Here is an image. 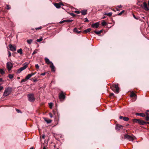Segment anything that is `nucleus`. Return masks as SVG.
<instances>
[{"instance_id": "1", "label": "nucleus", "mask_w": 149, "mask_h": 149, "mask_svg": "<svg viewBox=\"0 0 149 149\" xmlns=\"http://www.w3.org/2000/svg\"><path fill=\"white\" fill-rule=\"evenodd\" d=\"M45 61L46 63L48 64H49L51 63V65H50V67L51 68L52 71L54 72L55 71V67L54 66L53 63L51 61H50L49 59L47 58H45Z\"/></svg>"}, {"instance_id": "2", "label": "nucleus", "mask_w": 149, "mask_h": 149, "mask_svg": "<svg viewBox=\"0 0 149 149\" xmlns=\"http://www.w3.org/2000/svg\"><path fill=\"white\" fill-rule=\"evenodd\" d=\"M124 138L125 139H127L130 141H132L136 139V138L134 135L130 136L127 134H125L124 135Z\"/></svg>"}, {"instance_id": "3", "label": "nucleus", "mask_w": 149, "mask_h": 149, "mask_svg": "<svg viewBox=\"0 0 149 149\" xmlns=\"http://www.w3.org/2000/svg\"><path fill=\"white\" fill-rule=\"evenodd\" d=\"M11 88H8L6 89L4 92L3 95L5 96H7L8 95L11 93Z\"/></svg>"}, {"instance_id": "4", "label": "nucleus", "mask_w": 149, "mask_h": 149, "mask_svg": "<svg viewBox=\"0 0 149 149\" xmlns=\"http://www.w3.org/2000/svg\"><path fill=\"white\" fill-rule=\"evenodd\" d=\"M28 66V64L26 63H25L23 66L17 70V72L18 73H20L22 71L25 70L26 68Z\"/></svg>"}, {"instance_id": "5", "label": "nucleus", "mask_w": 149, "mask_h": 149, "mask_svg": "<svg viewBox=\"0 0 149 149\" xmlns=\"http://www.w3.org/2000/svg\"><path fill=\"white\" fill-rule=\"evenodd\" d=\"M28 99L29 101L33 102L35 100L33 94H30L28 95Z\"/></svg>"}, {"instance_id": "6", "label": "nucleus", "mask_w": 149, "mask_h": 149, "mask_svg": "<svg viewBox=\"0 0 149 149\" xmlns=\"http://www.w3.org/2000/svg\"><path fill=\"white\" fill-rule=\"evenodd\" d=\"M13 66V64L10 62H8L7 63V68L8 71L11 70Z\"/></svg>"}, {"instance_id": "7", "label": "nucleus", "mask_w": 149, "mask_h": 149, "mask_svg": "<svg viewBox=\"0 0 149 149\" xmlns=\"http://www.w3.org/2000/svg\"><path fill=\"white\" fill-rule=\"evenodd\" d=\"M59 98L60 100H64L65 98V96L63 92H61L59 95Z\"/></svg>"}, {"instance_id": "8", "label": "nucleus", "mask_w": 149, "mask_h": 149, "mask_svg": "<svg viewBox=\"0 0 149 149\" xmlns=\"http://www.w3.org/2000/svg\"><path fill=\"white\" fill-rule=\"evenodd\" d=\"M119 84H115L114 85V88H116V91H115V93H119V90L120 89L119 87H118Z\"/></svg>"}, {"instance_id": "9", "label": "nucleus", "mask_w": 149, "mask_h": 149, "mask_svg": "<svg viewBox=\"0 0 149 149\" xmlns=\"http://www.w3.org/2000/svg\"><path fill=\"white\" fill-rule=\"evenodd\" d=\"M36 72H35L34 73H31V74H28L25 77V79L26 80H28L29 79V78L31 77L32 76L35 75Z\"/></svg>"}, {"instance_id": "10", "label": "nucleus", "mask_w": 149, "mask_h": 149, "mask_svg": "<svg viewBox=\"0 0 149 149\" xmlns=\"http://www.w3.org/2000/svg\"><path fill=\"white\" fill-rule=\"evenodd\" d=\"M9 47L10 48V50L12 51H15L16 50V49L15 47L12 45L11 44L9 45Z\"/></svg>"}, {"instance_id": "11", "label": "nucleus", "mask_w": 149, "mask_h": 149, "mask_svg": "<svg viewBox=\"0 0 149 149\" xmlns=\"http://www.w3.org/2000/svg\"><path fill=\"white\" fill-rule=\"evenodd\" d=\"M99 25L98 22H96L94 24H92L91 26L93 28H97L99 26Z\"/></svg>"}, {"instance_id": "12", "label": "nucleus", "mask_w": 149, "mask_h": 149, "mask_svg": "<svg viewBox=\"0 0 149 149\" xmlns=\"http://www.w3.org/2000/svg\"><path fill=\"white\" fill-rule=\"evenodd\" d=\"M54 5L56 7V8H60L61 5H63V4L61 3H54Z\"/></svg>"}, {"instance_id": "13", "label": "nucleus", "mask_w": 149, "mask_h": 149, "mask_svg": "<svg viewBox=\"0 0 149 149\" xmlns=\"http://www.w3.org/2000/svg\"><path fill=\"white\" fill-rule=\"evenodd\" d=\"M143 8L146 10H149V8L148 7L147 4L145 2H144L143 3Z\"/></svg>"}, {"instance_id": "14", "label": "nucleus", "mask_w": 149, "mask_h": 149, "mask_svg": "<svg viewBox=\"0 0 149 149\" xmlns=\"http://www.w3.org/2000/svg\"><path fill=\"white\" fill-rule=\"evenodd\" d=\"M82 14L83 15H85L87 13V11L86 10H82L81 12Z\"/></svg>"}, {"instance_id": "15", "label": "nucleus", "mask_w": 149, "mask_h": 149, "mask_svg": "<svg viewBox=\"0 0 149 149\" xmlns=\"http://www.w3.org/2000/svg\"><path fill=\"white\" fill-rule=\"evenodd\" d=\"M73 21L72 20H70V19H67V20H65L62 21H61L60 22V23H62L64 22H71Z\"/></svg>"}, {"instance_id": "16", "label": "nucleus", "mask_w": 149, "mask_h": 149, "mask_svg": "<svg viewBox=\"0 0 149 149\" xmlns=\"http://www.w3.org/2000/svg\"><path fill=\"white\" fill-rule=\"evenodd\" d=\"M136 116H139L142 117H144L145 116L144 113H136Z\"/></svg>"}, {"instance_id": "17", "label": "nucleus", "mask_w": 149, "mask_h": 149, "mask_svg": "<svg viewBox=\"0 0 149 149\" xmlns=\"http://www.w3.org/2000/svg\"><path fill=\"white\" fill-rule=\"evenodd\" d=\"M74 32L76 33H79L81 32V31H78L76 28H74L73 30Z\"/></svg>"}, {"instance_id": "18", "label": "nucleus", "mask_w": 149, "mask_h": 149, "mask_svg": "<svg viewBox=\"0 0 149 149\" xmlns=\"http://www.w3.org/2000/svg\"><path fill=\"white\" fill-rule=\"evenodd\" d=\"M131 97H136L135 99H136V94L133 91L131 92V94L130 95Z\"/></svg>"}, {"instance_id": "19", "label": "nucleus", "mask_w": 149, "mask_h": 149, "mask_svg": "<svg viewBox=\"0 0 149 149\" xmlns=\"http://www.w3.org/2000/svg\"><path fill=\"white\" fill-rule=\"evenodd\" d=\"M147 123V122L141 120V122L140 123V125H144L146 124Z\"/></svg>"}, {"instance_id": "20", "label": "nucleus", "mask_w": 149, "mask_h": 149, "mask_svg": "<svg viewBox=\"0 0 149 149\" xmlns=\"http://www.w3.org/2000/svg\"><path fill=\"white\" fill-rule=\"evenodd\" d=\"M22 49L20 48L17 50V52L20 54H22Z\"/></svg>"}, {"instance_id": "21", "label": "nucleus", "mask_w": 149, "mask_h": 149, "mask_svg": "<svg viewBox=\"0 0 149 149\" xmlns=\"http://www.w3.org/2000/svg\"><path fill=\"white\" fill-rule=\"evenodd\" d=\"M91 29L88 28V29L85 30L84 31V32H85V33H87L90 32L91 31Z\"/></svg>"}, {"instance_id": "22", "label": "nucleus", "mask_w": 149, "mask_h": 149, "mask_svg": "<svg viewBox=\"0 0 149 149\" xmlns=\"http://www.w3.org/2000/svg\"><path fill=\"white\" fill-rule=\"evenodd\" d=\"M32 41H33V40H32L31 39H29L27 40V42L28 43V44H31V43L32 42Z\"/></svg>"}, {"instance_id": "23", "label": "nucleus", "mask_w": 149, "mask_h": 149, "mask_svg": "<svg viewBox=\"0 0 149 149\" xmlns=\"http://www.w3.org/2000/svg\"><path fill=\"white\" fill-rule=\"evenodd\" d=\"M102 30H100L99 31H94V32L97 35H99L101 33V32H102Z\"/></svg>"}, {"instance_id": "24", "label": "nucleus", "mask_w": 149, "mask_h": 149, "mask_svg": "<svg viewBox=\"0 0 149 149\" xmlns=\"http://www.w3.org/2000/svg\"><path fill=\"white\" fill-rule=\"evenodd\" d=\"M122 127V126L121 125H117L116 127V129L117 130H119V129H118V127L119 128H121Z\"/></svg>"}, {"instance_id": "25", "label": "nucleus", "mask_w": 149, "mask_h": 149, "mask_svg": "<svg viewBox=\"0 0 149 149\" xmlns=\"http://www.w3.org/2000/svg\"><path fill=\"white\" fill-rule=\"evenodd\" d=\"M5 73L4 69L0 68V73L1 74H3Z\"/></svg>"}, {"instance_id": "26", "label": "nucleus", "mask_w": 149, "mask_h": 149, "mask_svg": "<svg viewBox=\"0 0 149 149\" xmlns=\"http://www.w3.org/2000/svg\"><path fill=\"white\" fill-rule=\"evenodd\" d=\"M45 121L47 123H49L52 122V120H47L46 119H45Z\"/></svg>"}, {"instance_id": "27", "label": "nucleus", "mask_w": 149, "mask_h": 149, "mask_svg": "<svg viewBox=\"0 0 149 149\" xmlns=\"http://www.w3.org/2000/svg\"><path fill=\"white\" fill-rule=\"evenodd\" d=\"M146 114L147 115V116L146 117L145 119L147 121H148L149 120V117L148 116V113H146Z\"/></svg>"}, {"instance_id": "28", "label": "nucleus", "mask_w": 149, "mask_h": 149, "mask_svg": "<svg viewBox=\"0 0 149 149\" xmlns=\"http://www.w3.org/2000/svg\"><path fill=\"white\" fill-rule=\"evenodd\" d=\"M112 15V13L111 12H110V13H106L104 14V15H107L109 17L111 16Z\"/></svg>"}, {"instance_id": "29", "label": "nucleus", "mask_w": 149, "mask_h": 149, "mask_svg": "<svg viewBox=\"0 0 149 149\" xmlns=\"http://www.w3.org/2000/svg\"><path fill=\"white\" fill-rule=\"evenodd\" d=\"M129 118L126 117H123V120L125 121H127L129 120Z\"/></svg>"}, {"instance_id": "30", "label": "nucleus", "mask_w": 149, "mask_h": 149, "mask_svg": "<svg viewBox=\"0 0 149 149\" xmlns=\"http://www.w3.org/2000/svg\"><path fill=\"white\" fill-rule=\"evenodd\" d=\"M13 75L12 74H9L8 75V77L10 79H13Z\"/></svg>"}, {"instance_id": "31", "label": "nucleus", "mask_w": 149, "mask_h": 149, "mask_svg": "<svg viewBox=\"0 0 149 149\" xmlns=\"http://www.w3.org/2000/svg\"><path fill=\"white\" fill-rule=\"evenodd\" d=\"M139 119H135L133 120L132 121L134 123H138Z\"/></svg>"}, {"instance_id": "32", "label": "nucleus", "mask_w": 149, "mask_h": 149, "mask_svg": "<svg viewBox=\"0 0 149 149\" xmlns=\"http://www.w3.org/2000/svg\"><path fill=\"white\" fill-rule=\"evenodd\" d=\"M102 26H105L107 24L106 22L104 21L102 23Z\"/></svg>"}, {"instance_id": "33", "label": "nucleus", "mask_w": 149, "mask_h": 149, "mask_svg": "<svg viewBox=\"0 0 149 149\" xmlns=\"http://www.w3.org/2000/svg\"><path fill=\"white\" fill-rule=\"evenodd\" d=\"M38 51V50L37 49H35L34 51L33 52L32 54V55H33L37 53Z\"/></svg>"}, {"instance_id": "34", "label": "nucleus", "mask_w": 149, "mask_h": 149, "mask_svg": "<svg viewBox=\"0 0 149 149\" xmlns=\"http://www.w3.org/2000/svg\"><path fill=\"white\" fill-rule=\"evenodd\" d=\"M42 38L41 37L39 39H38L36 40V41L38 42H40L42 40Z\"/></svg>"}, {"instance_id": "35", "label": "nucleus", "mask_w": 149, "mask_h": 149, "mask_svg": "<svg viewBox=\"0 0 149 149\" xmlns=\"http://www.w3.org/2000/svg\"><path fill=\"white\" fill-rule=\"evenodd\" d=\"M49 105L50 108H52L53 106V103L52 102L49 103Z\"/></svg>"}, {"instance_id": "36", "label": "nucleus", "mask_w": 149, "mask_h": 149, "mask_svg": "<svg viewBox=\"0 0 149 149\" xmlns=\"http://www.w3.org/2000/svg\"><path fill=\"white\" fill-rule=\"evenodd\" d=\"M124 10H122L121 12L118 13V15H120L123 13H124Z\"/></svg>"}, {"instance_id": "37", "label": "nucleus", "mask_w": 149, "mask_h": 149, "mask_svg": "<svg viewBox=\"0 0 149 149\" xmlns=\"http://www.w3.org/2000/svg\"><path fill=\"white\" fill-rule=\"evenodd\" d=\"M8 57H10L11 56V52L10 51H8Z\"/></svg>"}, {"instance_id": "38", "label": "nucleus", "mask_w": 149, "mask_h": 149, "mask_svg": "<svg viewBox=\"0 0 149 149\" xmlns=\"http://www.w3.org/2000/svg\"><path fill=\"white\" fill-rule=\"evenodd\" d=\"M16 110L17 112L18 113H21V111L19 110L18 109H16Z\"/></svg>"}, {"instance_id": "39", "label": "nucleus", "mask_w": 149, "mask_h": 149, "mask_svg": "<svg viewBox=\"0 0 149 149\" xmlns=\"http://www.w3.org/2000/svg\"><path fill=\"white\" fill-rule=\"evenodd\" d=\"M42 29V27L41 26H40L39 27H38V28H35L36 29V30H38V29Z\"/></svg>"}, {"instance_id": "40", "label": "nucleus", "mask_w": 149, "mask_h": 149, "mask_svg": "<svg viewBox=\"0 0 149 149\" xmlns=\"http://www.w3.org/2000/svg\"><path fill=\"white\" fill-rule=\"evenodd\" d=\"M35 66L36 68L37 69H38L39 68V66L38 64H36Z\"/></svg>"}, {"instance_id": "41", "label": "nucleus", "mask_w": 149, "mask_h": 149, "mask_svg": "<svg viewBox=\"0 0 149 149\" xmlns=\"http://www.w3.org/2000/svg\"><path fill=\"white\" fill-rule=\"evenodd\" d=\"M70 15L73 17H74L75 16V15L73 13H70Z\"/></svg>"}, {"instance_id": "42", "label": "nucleus", "mask_w": 149, "mask_h": 149, "mask_svg": "<svg viewBox=\"0 0 149 149\" xmlns=\"http://www.w3.org/2000/svg\"><path fill=\"white\" fill-rule=\"evenodd\" d=\"M10 6L8 5L7 6V9L8 10L10 9Z\"/></svg>"}, {"instance_id": "43", "label": "nucleus", "mask_w": 149, "mask_h": 149, "mask_svg": "<svg viewBox=\"0 0 149 149\" xmlns=\"http://www.w3.org/2000/svg\"><path fill=\"white\" fill-rule=\"evenodd\" d=\"M46 73V72H44L43 73H42L40 74V75H45Z\"/></svg>"}, {"instance_id": "44", "label": "nucleus", "mask_w": 149, "mask_h": 149, "mask_svg": "<svg viewBox=\"0 0 149 149\" xmlns=\"http://www.w3.org/2000/svg\"><path fill=\"white\" fill-rule=\"evenodd\" d=\"M133 17H134L135 19H138V18H137V17H135V15L134 14H133Z\"/></svg>"}, {"instance_id": "45", "label": "nucleus", "mask_w": 149, "mask_h": 149, "mask_svg": "<svg viewBox=\"0 0 149 149\" xmlns=\"http://www.w3.org/2000/svg\"><path fill=\"white\" fill-rule=\"evenodd\" d=\"M75 13H76L78 14H79L80 13L79 11H77V10L76 11H75Z\"/></svg>"}, {"instance_id": "46", "label": "nucleus", "mask_w": 149, "mask_h": 149, "mask_svg": "<svg viewBox=\"0 0 149 149\" xmlns=\"http://www.w3.org/2000/svg\"><path fill=\"white\" fill-rule=\"evenodd\" d=\"M3 88V87L2 86H0V91H1Z\"/></svg>"}, {"instance_id": "47", "label": "nucleus", "mask_w": 149, "mask_h": 149, "mask_svg": "<svg viewBox=\"0 0 149 149\" xmlns=\"http://www.w3.org/2000/svg\"><path fill=\"white\" fill-rule=\"evenodd\" d=\"M49 116H50V117L51 118H52L53 115H52V114L51 113H49Z\"/></svg>"}, {"instance_id": "48", "label": "nucleus", "mask_w": 149, "mask_h": 149, "mask_svg": "<svg viewBox=\"0 0 149 149\" xmlns=\"http://www.w3.org/2000/svg\"><path fill=\"white\" fill-rule=\"evenodd\" d=\"M26 79H22L21 81V82H23L25 81H26Z\"/></svg>"}, {"instance_id": "49", "label": "nucleus", "mask_w": 149, "mask_h": 149, "mask_svg": "<svg viewBox=\"0 0 149 149\" xmlns=\"http://www.w3.org/2000/svg\"><path fill=\"white\" fill-rule=\"evenodd\" d=\"M85 19H86V20L85 21V22H89L88 20V19H87V18H85Z\"/></svg>"}, {"instance_id": "50", "label": "nucleus", "mask_w": 149, "mask_h": 149, "mask_svg": "<svg viewBox=\"0 0 149 149\" xmlns=\"http://www.w3.org/2000/svg\"><path fill=\"white\" fill-rule=\"evenodd\" d=\"M140 122H141V120L138 119L137 123H139V124H140Z\"/></svg>"}, {"instance_id": "51", "label": "nucleus", "mask_w": 149, "mask_h": 149, "mask_svg": "<svg viewBox=\"0 0 149 149\" xmlns=\"http://www.w3.org/2000/svg\"><path fill=\"white\" fill-rule=\"evenodd\" d=\"M45 137V135H43L42 136V138H43V139H44Z\"/></svg>"}, {"instance_id": "52", "label": "nucleus", "mask_w": 149, "mask_h": 149, "mask_svg": "<svg viewBox=\"0 0 149 149\" xmlns=\"http://www.w3.org/2000/svg\"><path fill=\"white\" fill-rule=\"evenodd\" d=\"M118 8H120L122 7V6L121 5H120L119 6H117Z\"/></svg>"}, {"instance_id": "53", "label": "nucleus", "mask_w": 149, "mask_h": 149, "mask_svg": "<svg viewBox=\"0 0 149 149\" xmlns=\"http://www.w3.org/2000/svg\"><path fill=\"white\" fill-rule=\"evenodd\" d=\"M123 116H120V117H119V118H120V119H122V118L123 119Z\"/></svg>"}, {"instance_id": "54", "label": "nucleus", "mask_w": 149, "mask_h": 149, "mask_svg": "<svg viewBox=\"0 0 149 149\" xmlns=\"http://www.w3.org/2000/svg\"><path fill=\"white\" fill-rule=\"evenodd\" d=\"M114 95V94L113 93H111V94H110V96H113Z\"/></svg>"}, {"instance_id": "55", "label": "nucleus", "mask_w": 149, "mask_h": 149, "mask_svg": "<svg viewBox=\"0 0 149 149\" xmlns=\"http://www.w3.org/2000/svg\"><path fill=\"white\" fill-rule=\"evenodd\" d=\"M33 82H35L36 81H37V79H33Z\"/></svg>"}, {"instance_id": "56", "label": "nucleus", "mask_w": 149, "mask_h": 149, "mask_svg": "<svg viewBox=\"0 0 149 149\" xmlns=\"http://www.w3.org/2000/svg\"><path fill=\"white\" fill-rule=\"evenodd\" d=\"M2 81V79L1 78H0V82Z\"/></svg>"}, {"instance_id": "57", "label": "nucleus", "mask_w": 149, "mask_h": 149, "mask_svg": "<svg viewBox=\"0 0 149 149\" xmlns=\"http://www.w3.org/2000/svg\"><path fill=\"white\" fill-rule=\"evenodd\" d=\"M148 112H149V110H147L146 111V113H148Z\"/></svg>"}, {"instance_id": "58", "label": "nucleus", "mask_w": 149, "mask_h": 149, "mask_svg": "<svg viewBox=\"0 0 149 149\" xmlns=\"http://www.w3.org/2000/svg\"><path fill=\"white\" fill-rule=\"evenodd\" d=\"M43 149H46V148L45 146L43 147Z\"/></svg>"}, {"instance_id": "59", "label": "nucleus", "mask_w": 149, "mask_h": 149, "mask_svg": "<svg viewBox=\"0 0 149 149\" xmlns=\"http://www.w3.org/2000/svg\"><path fill=\"white\" fill-rule=\"evenodd\" d=\"M17 79H20V77H18L17 78Z\"/></svg>"}, {"instance_id": "60", "label": "nucleus", "mask_w": 149, "mask_h": 149, "mask_svg": "<svg viewBox=\"0 0 149 149\" xmlns=\"http://www.w3.org/2000/svg\"><path fill=\"white\" fill-rule=\"evenodd\" d=\"M30 149H33V148L32 147V148H30Z\"/></svg>"}, {"instance_id": "61", "label": "nucleus", "mask_w": 149, "mask_h": 149, "mask_svg": "<svg viewBox=\"0 0 149 149\" xmlns=\"http://www.w3.org/2000/svg\"><path fill=\"white\" fill-rule=\"evenodd\" d=\"M105 18V17H103L102 18L103 19H104Z\"/></svg>"}, {"instance_id": "62", "label": "nucleus", "mask_w": 149, "mask_h": 149, "mask_svg": "<svg viewBox=\"0 0 149 149\" xmlns=\"http://www.w3.org/2000/svg\"><path fill=\"white\" fill-rule=\"evenodd\" d=\"M148 6H149V1L148 2Z\"/></svg>"}, {"instance_id": "63", "label": "nucleus", "mask_w": 149, "mask_h": 149, "mask_svg": "<svg viewBox=\"0 0 149 149\" xmlns=\"http://www.w3.org/2000/svg\"><path fill=\"white\" fill-rule=\"evenodd\" d=\"M147 123H148V124H149V122H147Z\"/></svg>"}, {"instance_id": "64", "label": "nucleus", "mask_w": 149, "mask_h": 149, "mask_svg": "<svg viewBox=\"0 0 149 149\" xmlns=\"http://www.w3.org/2000/svg\"><path fill=\"white\" fill-rule=\"evenodd\" d=\"M1 85V84H0V85Z\"/></svg>"}]
</instances>
